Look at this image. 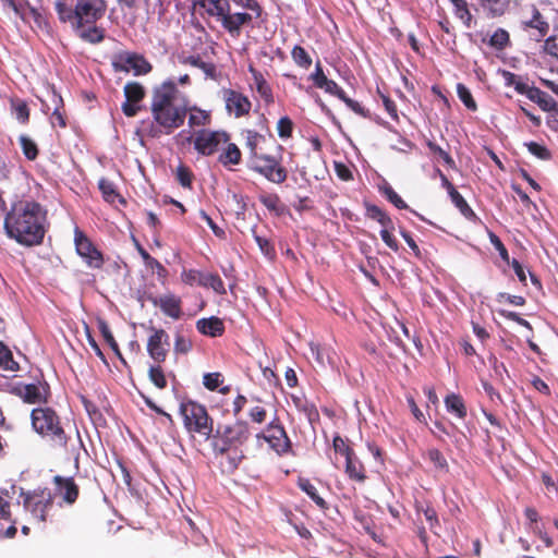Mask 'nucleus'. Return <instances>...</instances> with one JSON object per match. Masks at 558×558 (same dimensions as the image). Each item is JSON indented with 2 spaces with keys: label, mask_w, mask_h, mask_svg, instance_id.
<instances>
[{
  "label": "nucleus",
  "mask_w": 558,
  "mask_h": 558,
  "mask_svg": "<svg viewBox=\"0 0 558 558\" xmlns=\"http://www.w3.org/2000/svg\"><path fill=\"white\" fill-rule=\"evenodd\" d=\"M150 111L157 124L151 126L150 136L156 137L161 132L170 134L184 123L189 111L187 98L177 88L174 82L166 81L154 88Z\"/></svg>",
  "instance_id": "obj_1"
},
{
  "label": "nucleus",
  "mask_w": 558,
  "mask_h": 558,
  "mask_svg": "<svg viewBox=\"0 0 558 558\" xmlns=\"http://www.w3.org/2000/svg\"><path fill=\"white\" fill-rule=\"evenodd\" d=\"M251 430L247 422L218 425L210 436V445L216 456L226 458V470L234 472L245 458L241 447L248 440Z\"/></svg>",
  "instance_id": "obj_2"
},
{
  "label": "nucleus",
  "mask_w": 558,
  "mask_h": 558,
  "mask_svg": "<svg viewBox=\"0 0 558 558\" xmlns=\"http://www.w3.org/2000/svg\"><path fill=\"white\" fill-rule=\"evenodd\" d=\"M34 432L56 451L68 452L72 441V429L51 407H38L31 412Z\"/></svg>",
  "instance_id": "obj_3"
},
{
  "label": "nucleus",
  "mask_w": 558,
  "mask_h": 558,
  "mask_svg": "<svg viewBox=\"0 0 558 558\" xmlns=\"http://www.w3.org/2000/svg\"><path fill=\"white\" fill-rule=\"evenodd\" d=\"M44 211H7L4 230L10 239L24 246H34L45 236Z\"/></svg>",
  "instance_id": "obj_4"
},
{
  "label": "nucleus",
  "mask_w": 558,
  "mask_h": 558,
  "mask_svg": "<svg viewBox=\"0 0 558 558\" xmlns=\"http://www.w3.org/2000/svg\"><path fill=\"white\" fill-rule=\"evenodd\" d=\"M19 504L22 505L28 515L29 523L44 527L48 521L49 512L53 508L54 498L48 487L34 489L20 487Z\"/></svg>",
  "instance_id": "obj_5"
},
{
  "label": "nucleus",
  "mask_w": 558,
  "mask_h": 558,
  "mask_svg": "<svg viewBox=\"0 0 558 558\" xmlns=\"http://www.w3.org/2000/svg\"><path fill=\"white\" fill-rule=\"evenodd\" d=\"M179 412L183 417V425L187 433L198 434L206 439L213 436L214 420L203 404L190 399L183 400L180 403Z\"/></svg>",
  "instance_id": "obj_6"
},
{
  "label": "nucleus",
  "mask_w": 558,
  "mask_h": 558,
  "mask_svg": "<svg viewBox=\"0 0 558 558\" xmlns=\"http://www.w3.org/2000/svg\"><path fill=\"white\" fill-rule=\"evenodd\" d=\"M557 14L547 4L533 7L529 14L525 13V36L535 41L543 39L549 33Z\"/></svg>",
  "instance_id": "obj_7"
},
{
  "label": "nucleus",
  "mask_w": 558,
  "mask_h": 558,
  "mask_svg": "<svg viewBox=\"0 0 558 558\" xmlns=\"http://www.w3.org/2000/svg\"><path fill=\"white\" fill-rule=\"evenodd\" d=\"M257 442L260 440L268 444L269 449L282 457L292 452V442L278 417H275L260 433L256 435Z\"/></svg>",
  "instance_id": "obj_8"
},
{
  "label": "nucleus",
  "mask_w": 558,
  "mask_h": 558,
  "mask_svg": "<svg viewBox=\"0 0 558 558\" xmlns=\"http://www.w3.org/2000/svg\"><path fill=\"white\" fill-rule=\"evenodd\" d=\"M7 391L27 404L47 403L50 397V388L46 381L13 383L8 385Z\"/></svg>",
  "instance_id": "obj_9"
},
{
  "label": "nucleus",
  "mask_w": 558,
  "mask_h": 558,
  "mask_svg": "<svg viewBox=\"0 0 558 558\" xmlns=\"http://www.w3.org/2000/svg\"><path fill=\"white\" fill-rule=\"evenodd\" d=\"M73 233L76 254L84 260L87 267L100 269L105 264L104 254L77 226L74 227Z\"/></svg>",
  "instance_id": "obj_10"
},
{
  "label": "nucleus",
  "mask_w": 558,
  "mask_h": 558,
  "mask_svg": "<svg viewBox=\"0 0 558 558\" xmlns=\"http://www.w3.org/2000/svg\"><path fill=\"white\" fill-rule=\"evenodd\" d=\"M191 142L192 137H187ZM229 136L226 132L201 130L195 133L193 138L194 148L204 156H210L215 154L219 147L227 144Z\"/></svg>",
  "instance_id": "obj_11"
},
{
  "label": "nucleus",
  "mask_w": 558,
  "mask_h": 558,
  "mask_svg": "<svg viewBox=\"0 0 558 558\" xmlns=\"http://www.w3.org/2000/svg\"><path fill=\"white\" fill-rule=\"evenodd\" d=\"M105 0H77L75 5V25L78 29L84 24H93L106 12Z\"/></svg>",
  "instance_id": "obj_12"
},
{
  "label": "nucleus",
  "mask_w": 558,
  "mask_h": 558,
  "mask_svg": "<svg viewBox=\"0 0 558 558\" xmlns=\"http://www.w3.org/2000/svg\"><path fill=\"white\" fill-rule=\"evenodd\" d=\"M112 66L117 72L133 71L135 75L147 74L151 71L150 63L136 53L122 52L113 58Z\"/></svg>",
  "instance_id": "obj_13"
},
{
  "label": "nucleus",
  "mask_w": 558,
  "mask_h": 558,
  "mask_svg": "<svg viewBox=\"0 0 558 558\" xmlns=\"http://www.w3.org/2000/svg\"><path fill=\"white\" fill-rule=\"evenodd\" d=\"M150 331L146 345L147 353L154 362L161 364L168 356L169 335L161 328L151 327Z\"/></svg>",
  "instance_id": "obj_14"
},
{
  "label": "nucleus",
  "mask_w": 558,
  "mask_h": 558,
  "mask_svg": "<svg viewBox=\"0 0 558 558\" xmlns=\"http://www.w3.org/2000/svg\"><path fill=\"white\" fill-rule=\"evenodd\" d=\"M367 217L381 226L380 236L384 243L393 252L399 251V243L393 235L395 222L387 211H367Z\"/></svg>",
  "instance_id": "obj_15"
},
{
  "label": "nucleus",
  "mask_w": 558,
  "mask_h": 558,
  "mask_svg": "<svg viewBox=\"0 0 558 558\" xmlns=\"http://www.w3.org/2000/svg\"><path fill=\"white\" fill-rule=\"evenodd\" d=\"M525 517L530 520L529 529L531 534L538 539H533L536 550L550 548L553 546V541L546 532L544 523L538 519L537 512L534 509H526Z\"/></svg>",
  "instance_id": "obj_16"
},
{
  "label": "nucleus",
  "mask_w": 558,
  "mask_h": 558,
  "mask_svg": "<svg viewBox=\"0 0 558 558\" xmlns=\"http://www.w3.org/2000/svg\"><path fill=\"white\" fill-rule=\"evenodd\" d=\"M56 492L68 505H73L80 495V488L73 477L56 475L53 477Z\"/></svg>",
  "instance_id": "obj_17"
},
{
  "label": "nucleus",
  "mask_w": 558,
  "mask_h": 558,
  "mask_svg": "<svg viewBox=\"0 0 558 558\" xmlns=\"http://www.w3.org/2000/svg\"><path fill=\"white\" fill-rule=\"evenodd\" d=\"M153 304L158 306L166 316L172 319H179L183 314L181 299L172 293L154 299Z\"/></svg>",
  "instance_id": "obj_18"
},
{
  "label": "nucleus",
  "mask_w": 558,
  "mask_h": 558,
  "mask_svg": "<svg viewBox=\"0 0 558 558\" xmlns=\"http://www.w3.org/2000/svg\"><path fill=\"white\" fill-rule=\"evenodd\" d=\"M226 107L229 112H233L235 117L247 114L251 109V101L247 97L234 90L226 92Z\"/></svg>",
  "instance_id": "obj_19"
},
{
  "label": "nucleus",
  "mask_w": 558,
  "mask_h": 558,
  "mask_svg": "<svg viewBox=\"0 0 558 558\" xmlns=\"http://www.w3.org/2000/svg\"><path fill=\"white\" fill-rule=\"evenodd\" d=\"M196 329L199 333L210 338L221 337L226 331L223 320L217 316L198 319Z\"/></svg>",
  "instance_id": "obj_20"
},
{
  "label": "nucleus",
  "mask_w": 558,
  "mask_h": 558,
  "mask_svg": "<svg viewBox=\"0 0 558 558\" xmlns=\"http://www.w3.org/2000/svg\"><path fill=\"white\" fill-rule=\"evenodd\" d=\"M223 28H226L232 35H239L241 27L252 21V16L248 13L238 12L231 14L230 11L223 13L219 20Z\"/></svg>",
  "instance_id": "obj_21"
},
{
  "label": "nucleus",
  "mask_w": 558,
  "mask_h": 558,
  "mask_svg": "<svg viewBox=\"0 0 558 558\" xmlns=\"http://www.w3.org/2000/svg\"><path fill=\"white\" fill-rule=\"evenodd\" d=\"M194 4L218 21L230 10L229 0H194Z\"/></svg>",
  "instance_id": "obj_22"
},
{
  "label": "nucleus",
  "mask_w": 558,
  "mask_h": 558,
  "mask_svg": "<svg viewBox=\"0 0 558 558\" xmlns=\"http://www.w3.org/2000/svg\"><path fill=\"white\" fill-rule=\"evenodd\" d=\"M525 97L537 104L538 107L544 111H550L556 108V101L546 93L536 87L525 86Z\"/></svg>",
  "instance_id": "obj_23"
},
{
  "label": "nucleus",
  "mask_w": 558,
  "mask_h": 558,
  "mask_svg": "<svg viewBox=\"0 0 558 558\" xmlns=\"http://www.w3.org/2000/svg\"><path fill=\"white\" fill-rule=\"evenodd\" d=\"M345 473L350 480L363 483L366 480L365 468L355 453L345 458Z\"/></svg>",
  "instance_id": "obj_24"
},
{
  "label": "nucleus",
  "mask_w": 558,
  "mask_h": 558,
  "mask_svg": "<svg viewBox=\"0 0 558 558\" xmlns=\"http://www.w3.org/2000/svg\"><path fill=\"white\" fill-rule=\"evenodd\" d=\"M250 73L252 74L253 84L259 94V96L267 102L274 101L272 92L269 84L264 78L263 74L256 71L253 66H250Z\"/></svg>",
  "instance_id": "obj_25"
},
{
  "label": "nucleus",
  "mask_w": 558,
  "mask_h": 558,
  "mask_svg": "<svg viewBox=\"0 0 558 558\" xmlns=\"http://www.w3.org/2000/svg\"><path fill=\"white\" fill-rule=\"evenodd\" d=\"M445 405L447 411L456 415L458 418L463 420L466 416V407L460 395L449 393L445 398Z\"/></svg>",
  "instance_id": "obj_26"
},
{
  "label": "nucleus",
  "mask_w": 558,
  "mask_h": 558,
  "mask_svg": "<svg viewBox=\"0 0 558 558\" xmlns=\"http://www.w3.org/2000/svg\"><path fill=\"white\" fill-rule=\"evenodd\" d=\"M260 171L272 182L281 183L287 178L286 170L275 160L267 159L265 166L260 167Z\"/></svg>",
  "instance_id": "obj_27"
},
{
  "label": "nucleus",
  "mask_w": 558,
  "mask_h": 558,
  "mask_svg": "<svg viewBox=\"0 0 558 558\" xmlns=\"http://www.w3.org/2000/svg\"><path fill=\"white\" fill-rule=\"evenodd\" d=\"M299 488L304 492L320 509H328V505L324 498H322L314 484L308 478L299 477L298 480Z\"/></svg>",
  "instance_id": "obj_28"
},
{
  "label": "nucleus",
  "mask_w": 558,
  "mask_h": 558,
  "mask_svg": "<svg viewBox=\"0 0 558 558\" xmlns=\"http://www.w3.org/2000/svg\"><path fill=\"white\" fill-rule=\"evenodd\" d=\"M423 457L426 458L434 465L436 471L444 473L449 472V464L439 449L429 448L426 450Z\"/></svg>",
  "instance_id": "obj_29"
},
{
  "label": "nucleus",
  "mask_w": 558,
  "mask_h": 558,
  "mask_svg": "<svg viewBox=\"0 0 558 558\" xmlns=\"http://www.w3.org/2000/svg\"><path fill=\"white\" fill-rule=\"evenodd\" d=\"M98 185L102 197L108 204L116 205V201H118L119 204H124V199L116 191L112 182L107 179H100Z\"/></svg>",
  "instance_id": "obj_30"
},
{
  "label": "nucleus",
  "mask_w": 558,
  "mask_h": 558,
  "mask_svg": "<svg viewBox=\"0 0 558 558\" xmlns=\"http://www.w3.org/2000/svg\"><path fill=\"white\" fill-rule=\"evenodd\" d=\"M98 328H99V331L101 333V336L104 337V339L106 340V342L108 343V345L111 348V350L114 352V354L117 355V357L124 364V365H128L126 364V361L124 360L121 351H120V348L108 326V324L105 322V320H100L99 324H98Z\"/></svg>",
  "instance_id": "obj_31"
},
{
  "label": "nucleus",
  "mask_w": 558,
  "mask_h": 558,
  "mask_svg": "<svg viewBox=\"0 0 558 558\" xmlns=\"http://www.w3.org/2000/svg\"><path fill=\"white\" fill-rule=\"evenodd\" d=\"M19 368L20 365L13 359L11 350L2 341H0V369L16 372Z\"/></svg>",
  "instance_id": "obj_32"
},
{
  "label": "nucleus",
  "mask_w": 558,
  "mask_h": 558,
  "mask_svg": "<svg viewBox=\"0 0 558 558\" xmlns=\"http://www.w3.org/2000/svg\"><path fill=\"white\" fill-rule=\"evenodd\" d=\"M241 160V151L235 144L229 143L227 148L219 156V161L227 165H238Z\"/></svg>",
  "instance_id": "obj_33"
},
{
  "label": "nucleus",
  "mask_w": 558,
  "mask_h": 558,
  "mask_svg": "<svg viewBox=\"0 0 558 558\" xmlns=\"http://www.w3.org/2000/svg\"><path fill=\"white\" fill-rule=\"evenodd\" d=\"M201 287L210 288L220 295L227 293L225 282L218 274H205L204 282H201Z\"/></svg>",
  "instance_id": "obj_34"
},
{
  "label": "nucleus",
  "mask_w": 558,
  "mask_h": 558,
  "mask_svg": "<svg viewBox=\"0 0 558 558\" xmlns=\"http://www.w3.org/2000/svg\"><path fill=\"white\" fill-rule=\"evenodd\" d=\"M148 378L158 389H165L167 387V378L160 364L151 365L148 369Z\"/></svg>",
  "instance_id": "obj_35"
},
{
  "label": "nucleus",
  "mask_w": 558,
  "mask_h": 558,
  "mask_svg": "<svg viewBox=\"0 0 558 558\" xmlns=\"http://www.w3.org/2000/svg\"><path fill=\"white\" fill-rule=\"evenodd\" d=\"M189 124L191 128L194 126H205L210 121V116L208 112L197 109V108H189Z\"/></svg>",
  "instance_id": "obj_36"
},
{
  "label": "nucleus",
  "mask_w": 558,
  "mask_h": 558,
  "mask_svg": "<svg viewBox=\"0 0 558 558\" xmlns=\"http://www.w3.org/2000/svg\"><path fill=\"white\" fill-rule=\"evenodd\" d=\"M124 95L126 100L140 102L144 96V87L137 82H130L124 86Z\"/></svg>",
  "instance_id": "obj_37"
},
{
  "label": "nucleus",
  "mask_w": 558,
  "mask_h": 558,
  "mask_svg": "<svg viewBox=\"0 0 558 558\" xmlns=\"http://www.w3.org/2000/svg\"><path fill=\"white\" fill-rule=\"evenodd\" d=\"M434 426L436 430L432 429L430 432L437 439L444 440L442 435H447L453 437L457 444L459 442V439L456 437V433L459 432V429L454 424H450L448 428L441 422L436 421Z\"/></svg>",
  "instance_id": "obj_38"
},
{
  "label": "nucleus",
  "mask_w": 558,
  "mask_h": 558,
  "mask_svg": "<svg viewBox=\"0 0 558 558\" xmlns=\"http://www.w3.org/2000/svg\"><path fill=\"white\" fill-rule=\"evenodd\" d=\"M80 37L88 43L98 44L102 41L105 34L104 29L97 26H90L80 32Z\"/></svg>",
  "instance_id": "obj_39"
},
{
  "label": "nucleus",
  "mask_w": 558,
  "mask_h": 558,
  "mask_svg": "<svg viewBox=\"0 0 558 558\" xmlns=\"http://www.w3.org/2000/svg\"><path fill=\"white\" fill-rule=\"evenodd\" d=\"M441 180L444 182V185L447 187L448 190V193L452 199V203L454 204L456 207L460 208V209H470L468 207V204L466 202L464 201V198L461 196V194L454 189V186L448 181V179L441 174Z\"/></svg>",
  "instance_id": "obj_40"
},
{
  "label": "nucleus",
  "mask_w": 558,
  "mask_h": 558,
  "mask_svg": "<svg viewBox=\"0 0 558 558\" xmlns=\"http://www.w3.org/2000/svg\"><path fill=\"white\" fill-rule=\"evenodd\" d=\"M20 144L25 157L29 160L36 159L38 149L36 143L26 135L20 136Z\"/></svg>",
  "instance_id": "obj_41"
},
{
  "label": "nucleus",
  "mask_w": 558,
  "mask_h": 558,
  "mask_svg": "<svg viewBox=\"0 0 558 558\" xmlns=\"http://www.w3.org/2000/svg\"><path fill=\"white\" fill-rule=\"evenodd\" d=\"M204 278H205V274H203L202 271L196 270V269H189V270L184 269L181 272V280H182V282H184L187 286H194V284L201 286V282H204Z\"/></svg>",
  "instance_id": "obj_42"
},
{
  "label": "nucleus",
  "mask_w": 558,
  "mask_h": 558,
  "mask_svg": "<svg viewBox=\"0 0 558 558\" xmlns=\"http://www.w3.org/2000/svg\"><path fill=\"white\" fill-rule=\"evenodd\" d=\"M148 269L153 271V274L157 275L158 280L161 283H165L168 278V270L167 268L155 257H153L146 265Z\"/></svg>",
  "instance_id": "obj_43"
},
{
  "label": "nucleus",
  "mask_w": 558,
  "mask_h": 558,
  "mask_svg": "<svg viewBox=\"0 0 558 558\" xmlns=\"http://www.w3.org/2000/svg\"><path fill=\"white\" fill-rule=\"evenodd\" d=\"M457 93H458L460 100L464 104V106L468 109H470L472 111L476 110V108H477L476 104L471 95V92L469 90V88L466 86H464L463 84H458Z\"/></svg>",
  "instance_id": "obj_44"
},
{
  "label": "nucleus",
  "mask_w": 558,
  "mask_h": 558,
  "mask_svg": "<svg viewBox=\"0 0 558 558\" xmlns=\"http://www.w3.org/2000/svg\"><path fill=\"white\" fill-rule=\"evenodd\" d=\"M292 58L294 62L302 68H308L312 64L311 57L301 46H295L292 49Z\"/></svg>",
  "instance_id": "obj_45"
},
{
  "label": "nucleus",
  "mask_w": 558,
  "mask_h": 558,
  "mask_svg": "<svg viewBox=\"0 0 558 558\" xmlns=\"http://www.w3.org/2000/svg\"><path fill=\"white\" fill-rule=\"evenodd\" d=\"M54 8L62 22L72 21L75 24V9L72 10L62 1H57Z\"/></svg>",
  "instance_id": "obj_46"
},
{
  "label": "nucleus",
  "mask_w": 558,
  "mask_h": 558,
  "mask_svg": "<svg viewBox=\"0 0 558 558\" xmlns=\"http://www.w3.org/2000/svg\"><path fill=\"white\" fill-rule=\"evenodd\" d=\"M529 151L541 160H547L550 158V151L543 144L531 142L527 145Z\"/></svg>",
  "instance_id": "obj_47"
},
{
  "label": "nucleus",
  "mask_w": 558,
  "mask_h": 558,
  "mask_svg": "<svg viewBox=\"0 0 558 558\" xmlns=\"http://www.w3.org/2000/svg\"><path fill=\"white\" fill-rule=\"evenodd\" d=\"M381 192L385 195V197L398 209L407 208V205L403 202V199L393 191L391 186H384L381 189Z\"/></svg>",
  "instance_id": "obj_48"
},
{
  "label": "nucleus",
  "mask_w": 558,
  "mask_h": 558,
  "mask_svg": "<svg viewBox=\"0 0 558 558\" xmlns=\"http://www.w3.org/2000/svg\"><path fill=\"white\" fill-rule=\"evenodd\" d=\"M192 347H193V344L190 339L185 338L181 333L175 335L174 352L177 354H186L187 352H190L192 350Z\"/></svg>",
  "instance_id": "obj_49"
},
{
  "label": "nucleus",
  "mask_w": 558,
  "mask_h": 558,
  "mask_svg": "<svg viewBox=\"0 0 558 558\" xmlns=\"http://www.w3.org/2000/svg\"><path fill=\"white\" fill-rule=\"evenodd\" d=\"M255 241L260 248L262 253L268 257L269 259H275L276 257V250L274 245L265 238L255 235Z\"/></svg>",
  "instance_id": "obj_50"
},
{
  "label": "nucleus",
  "mask_w": 558,
  "mask_h": 558,
  "mask_svg": "<svg viewBox=\"0 0 558 558\" xmlns=\"http://www.w3.org/2000/svg\"><path fill=\"white\" fill-rule=\"evenodd\" d=\"M12 109H13L15 117L19 121H21L22 123L27 122V120L29 118V112H28V108L24 101H21V100L12 101Z\"/></svg>",
  "instance_id": "obj_51"
},
{
  "label": "nucleus",
  "mask_w": 558,
  "mask_h": 558,
  "mask_svg": "<svg viewBox=\"0 0 558 558\" xmlns=\"http://www.w3.org/2000/svg\"><path fill=\"white\" fill-rule=\"evenodd\" d=\"M427 146H428L429 150L434 155H437L446 165H448L449 167H453L454 166L453 159L440 146H438L437 144L433 143L432 141H427Z\"/></svg>",
  "instance_id": "obj_52"
},
{
  "label": "nucleus",
  "mask_w": 558,
  "mask_h": 558,
  "mask_svg": "<svg viewBox=\"0 0 558 558\" xmlns=\"http://www.w3.org/2000/svg\"><path fill=\"white\" fill-rule=\"evenodd\" d=\"M454 13L463 23H465L466 25L470 24L472 15L469 11L466 1H457V4L454 5Z\"/></svg>",
  "instance_id": "obj_53"
},
{
  "label": "nucleus",
  "mask_w": 558,
  "mask_h": 558,
  "mask_svg": "<svg viewBox=\"0 0 558 558\" xmlns=\"http://www.w3.org/2000/svg\"><path fill=\"white\" fill-rule=\"evenodd\" d=\"M508 40V33L504 29H498L492 35L489 44L497 49H502L507 45Z\"/></svg>",
  "instance_id": "obj_54"
},
{
  "label": "nucleus",
  "mask_w": 558,
  "mask_h": 558,
  "mask_svg": "<svg viewBox=\"0 0 558 558\" xmlns=\"http://www.w3.org/2000/svg\"><path fill=\"white\" fill-rule=\"evenodd\" d=\"M221 377L220 373H207L203 377V384L208 390L214 391L222 383Z\"/></svg>",
  "instance_id": "obj_55"
},
{
  "label": "nucleus",
  "mask_w": 558,
  "mask_h": 558,
  "mask_svg": "<svg viewBox=\"0 0 558 558\" xmlns=\"http://www.w3.org/2000/svg\"><path fill=\"white\" fill-rule=\"evenodd\" d=\"M485 9L489 10L494 15H500L505 12V0H481Z\"/></svg>",
  "instance_id": "obj_56"
},
{
  "label": "nucleus",
  "mask_w": 558,
  "mask_h": 558,
  "mask_svg": "<svg viewBox=\"0 0 558 558\" xmlns=\"http://www.w3.org/2000/svg\"><path fill=\"white\" fill-rule=\"evenodd\" d=\"M496 301L501 305V306H506L507 305H523V296H520V295H511L509 293H499L497 295V299Z\"/></svg>",
  "instance_id": "obj_57"
},
{
  "label": "nucleus",
  "mask_w": 558,
  "mask_h": 558,
  "mask_svg": "<svg viewBox=\"0 0 558 558\" xmlns=\"http://www.w3.org/2000/svg\"><path fill=\"white\" fill-rule=\"evenodd\" d=\"M333 449L337 453H340L344 458L349 457L350 454L354 453L353 449L350 448L345 441L339 436H335L332 440Z\"/></svg>",
  "instance_id": "obj_58"
},
{
  "label": "nucleus",
  "mask_w": 558,
  "mask_h": 558,
  "mask_svg": "<svg viewBox=\"0 0 558 558\" xmlns=\"http://www.w3.org/2000/svg\"><path fill=\"white\" fill-rule=\"evenodd\" d=\"M531 283L534 287V291L532 292V298L536 303L541 301L544 296V290L539 278L532 271H529Z\"/></svg>",
  "instance_id": "obj_59"
},
{
  "label": "nucleus",
  "mask_w": 558,
  "mask_h": 558,
  "mask_svg": "<svg viewBox=\"0 0 558 558\" xmlns=\"http://www.w3.org/2000/svg\"><path fill=\"white\" fill-rule=\"evenodd\" d=\"M11 504L8 500V490L0 492V520H10Z\"/></svg>",
  "instance_id": "obj_60"
},
{
  "label": "nucleus",
  "mask_w": 558,
  "mask_h": 558,
  "mask_svg": "<svg viewBox=\"0 0 558 558\" xmlns=\"http://www.w3.org/2000/svg\"><path fill=\"white\" fill-rule=\"evenodd\" d=\"M292 121L288 117H282L277 124L278 134L280 137H289L292 133Z\"/></svg>",
  "instance_id": "obj_61"
},
{
  "label": "nucleus",
  "mask_w": 558,
  "mask_h": 558,
  "mask_svg": "<svg viewBox=\"0 0 558 558\" xmlns=\"http://www.w3.org/2000/svg\"><path fill=\"white\" fill-rule=\"evenodd\" d=\"M248 416L252 422L262 424L266 421L267 411L265 408L256 405L250 410Z\"/></svg>",
  "instance_id": "obj_62"
},
{
  "label": "nucleus",
  "mask_w": 558,
  "mask_h": 558,
  "mask_svg": "<svg viewBox=\"0 0 558 558\" xmlns=\"http://www.w3.org/2000/svg\"><path fill=\"white\" fill-rule=\"evenodd\" d=\"M301 411L304 412L310 423H314L319 420V413L314 403L305 402L302 405Z\"/></svg>",
  "instance_id": "obj_63"
},
{
  "label": "nucleus",
  "mask_w": 558,
  "mask_h": 558,
  "mask_svg": "<svg viewBox=\"0 0 558 558\" xmlns=\"http://www.w3.org/2000/svg\"><path fill=\"white\" fill-rule=\"evenodd\" d=\"M544 49L558 59V31L545 41Z\"/></svg>",
  "instance_id": "obj_64"
}]
</instances>
